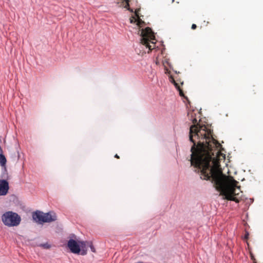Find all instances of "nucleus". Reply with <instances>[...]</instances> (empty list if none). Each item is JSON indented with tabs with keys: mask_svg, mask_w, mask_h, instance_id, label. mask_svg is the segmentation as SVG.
Masks as SVG:
<instances>
[{
	"mask_svg": "<svg viewBox=\"0 0 263 263\" xmlns=\"http://www.w3.org/2000/svg\"><path fill=\"white\" fill-rule=\"evenodd\" d=\"M196 27H197V26H196V24H193L192 25V26H191V28H192V29H193V30H194V29H195L196 28Z\"/></svg>",
	"mask_w": 263,
	"mask_h": 263,
	"instance_id": "obj_12",
	"label": "nucleus"
},
{
	"mask_svg": "<svg viewBox=\"0 0 263 263\" xmlns=\"http://www.w3.org/2000/svg\"><path fill=\"white\" fill-rule=\"evenodd\" d=\"M138 34L140 36V46L142 45L144 46L145 48V49H142V50H139L140 52L138 53L139 54L143 55V54L149 53L152 49L155 48V45L152 47V46L150 45V43L153 44H155V42L153 41H151V38L153 37L154 34V31L151 28L148 27H145V28H139L138 30ZM141 48H143L142 47H141Z\"/></svg>",
	"mask_w": 263,
	"mask_h": 263,
	"instance_id": "obj_2",
	"label": "nucleus"
},
{
	"mask_svg": "<svg viewBox=\"0 0 263 263\" xmlns=\"http://www.w3.org/2000/svg\"><path fill=\"white\" fill-rule=\"evenodd\" d=\"M16 152H17V159H18L20 157V153H19V151L18 149L16 150Z\"/></svg>",
	"mask_w": 263,
	"mask_h": 263,
	"instance_id": "obj_14",
	"label": "nucleus"
},
{
	"mask_svg": "<svg viewBox=\"0 0 263 263\" xmlns=\"http://www.w3.org/2000/svg\"><path fill=\"white\" fill-rule=\"evenodd\" d=\"M37 246L41 247L43 249H49L51 248V246L50 244L48 243V242L44 243H40L38 245H36Z\"/></svg>",
	"mask_w": 263,
	"mask_h": 263,
	"instance_id": "obj_10",
	"label": "nucleus"
},
{
	"mask_svg": "<svg viewBox=\"0 0 263 263\" xmlns=\"http://www.w3.org/2000/svg\"><path fill=\"white\" fill-rule=\"evenodd\" d=\"M0 165L3 167V170L4 168H6V163H7V159L5 157V155L2 154V151L0 150Z\"/></svg>",
	"mask_w": 263,
	"mask_h": 263,
	"instance_id": "obj_8",
	"label": "nucleus"
},
{
	"mask_svg": "<svg viewBox=\"0 0 263 263\" xmlns=\"http://www.w3.org/2000/svg\"><path fill=\"white\" fill-rule=\"evenodd\" d=\"M86 242V248L89 247L91 251L93 253H96V249L91 241H85Z\"/></svg>",
	"mask_w": 263,
	"mask_h": 263,
	"instance_id": "obj_9",
	"label": "nucleus"
},
{
	"mask_svg": "<svg viewBox=\"0 0 263 263\" xmlns=\"http://www.w3.org/2000/svg\"><path fill=\"white\" fill-rule=\"evenodd\" d=\"M249 233L248 231H246V234L244 235L243 238L247 240V239H248L249 238Z\"/></svg>",
	"mask_w": 263,
	"mask_h": 263,
	"instance_id": "obj_11",
	"label": "nucleus"
},
{
	"mask_svg": "<svg viewBox=\"0 0 263 263\" xmlns=\"http://www.w3.org/2000/svg\"><path fill=\"white\" fill-rule=\"evenodd\" d=\"M44 213L40 210H36L32 213V219L37 224H44Z\"/></svg>",
	"mask_w": 263,
	"mask_h": 263,
	"instance_id": "obj_6",
	"label": "nucleus"
},
{
	"mask_svg": "<svg viewBox=\"0 0 263 263\" xmlns=\"http://www.w3.org/2000/svg\"><path fill=\"white\" fill-rule=\"evenodd\" d=\"M251 258L252 260H255L254 256L252 254L251 255Z\"/></svg>",
	"mask_w": 263,
	"mask_h": 263,
	"instance_id": "obj_15",
	"label": "nucleus"
},
{
	"mask_svg": "<svg viewBox=\"0 0 263 263\" xmlns=\"http://www.w3.org/2000/svg\"><path fill=\"white\" fill-rule=\"evenodd\" d=\"M250 203H252L253 202V201H254L253 198H250Z\"/></svg>",
	"mask_w": 263,
	"mask_h": 263,
	"instance_id": "obj_16",
	"label": "nucleus"
},
{
	"mask_svg": "<svg viewBox=\"0 0 263 263\" xmlns=\"http://www.w3.org/2000/svg\"><path fill=\"white\" fill-rule=\"evenodd\" d=\"M175 0H172V3L174 2Z\"/></svg>",
	"mask_w": 263,
	"mask_h": 263,
	"instance_id": "obj_18",
	"label": "nucleus"
},
{
	"mask_svg": "<svg viewBox=\"0 0 263 263\" xmlns=\"http://www.w3.org/2000/svg\"><path fill=\"white\" fill-rule=\"evenodd\" d=\"M127 10H129V11L133 12V9L130 8L129 6L128 8H127Z\"/></svg>",
	"mask_w": 263,
	"mask_h": 263,
	"instance_id": "obj_13",
	"label": "nucleus"
},
{
	"mask_svg": "<svg viewBox=\"0 0 263 263\" xmlns=\"http://www.w3.org/2000/svg\"><path fill=\"white\" fill-rule=\"evenodd\" d=\"M65 245L69 252L73 254L84 256L87 253L86 242L80 240L74 234H70Z\"/></svg>",
	"mask_w": 263,
	"mask_h": 263,
	"instance_id": "obj_3",
	"label": "nucleus"
},
{
	"mask_svg": "<svg viewBox=\"0 0 263 263\" xmlns=\"http://www.w3.org/2000/svg\"><path fill=\"white\" fill-rule=\"evenodd\" d=\"M3 224L8 227L18 226L21 222V217L17 213L12 211H6L1 216Z\"/></svg>",
	"mask_w": 263,
	"mask_h": 263,
	"instance_id": "obj_4",
	"label": "nucleus"
},
{
	"mask_svg": "<svg viewBox=\"0 0 263 263\" xmlns=\"http://www.w3.org/2000/svg\"><path fill=\"white\" fill-rule=\"evenodd\" d=\"M8 179L7 170L4 168L2 170L0 178V196H5L8 193L9 189Z\"/></svg>",
	"mask_w": 263,
	"mask_h": 263,
	"instance_id": "obj_5",
	"label": "nucleus"
},
{
	"mask_svg": "<svg viewBox=\"0 0 263 263\" xmlns=\"http://www.w3.org/2000/svg\"><path fill=\"white\" fill-rule=\"evenodd\" d=\"M44 223H51L57 220L56 213L53 211H50L44 213Z\"/></svg>",
	"mask_w": 263,
	"mask_h": 263,
	"instance_id": "obj_7",
	"label": "nucleus"
},
{
	"mask_svg": "<svg viewBox=\"0 0 263 263\" xmlns=\"http://www.w3.org/2000/svg\"><path fill=\"white\" fill-rule=\"evenodd\" d=\"M193 124L190 127L189 139L193 145L191 148V164L198 170L201 179L210 181L222 199L239 203L243 200L238 197L240 186L235 187L238 182L233 178L228 180L222 172L216 149L221 145L212 135V131L205 125L198 123L196 118L191 116Z\"/></svg>",
	"mask_w": 263,
	"mask_h": 263,
	"instance_id": "obj_1",
	"label": "nucleus"
},
{
	"mask_svg": "<svg viewBox=\"0 0 263 263\" xmlns=\"http://www.w3.org/2000/svg\"><path fill=\"white\" fill-rule=\"evenodd\" d=\"M114 157L116 158H119V156L118 155V154H116Z\"/></svg>",
	"mask_w": 263,
	"mask_h": 263,
	"instance_id": "obj_17",
	"label": "nucleus"
}]
</instances>
